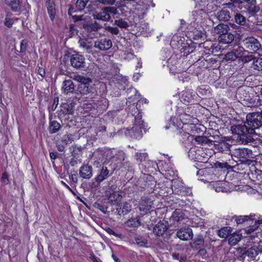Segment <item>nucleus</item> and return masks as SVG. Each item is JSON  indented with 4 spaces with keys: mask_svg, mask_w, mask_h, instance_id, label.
I'll return each mask as SVG.
<instances>
[{
    "mask_svg": "<svg viewBox=\"0 0 262 262\" xmlns=\"http://www.w3.org/2000/svg\"><path fill=\"white\" fill-rule=\"evenodd\" d=\"M247 124H238L232 126L231 130L232 134L238 135L237 140L242 143H247L251 139V135L255 133V129L257 128H254L250 125V121L248 119V114L246 116Z\"/></svg>",
    "mask_w": 262,
    "mask_h": 262,
    "instance_id": "obj_1",
    "label": "nucleus"
},
{
    "mask_svg": "<svg viewBox=\"0 0 262 262\" xmlns=\"http://www.w3.org/2000/svg\"><path fill=\"white\" fill-rule=\"evenodd\" d=\"M145 129V124L142 120V115L138 113L135 117L133 126L123 129L125 136L131 139H139L142 137V129Z\"/></svg>",
    "mask_w": 262,
    "mask_h": 262,
    "instance_id": "obj_2",
    "label": "nucleus"
},
{
    "mask_svg": "<svg viewBox=\"0 0 262 262\" xmlns=\"http://www.w3.org/2000/svg\"><path fill=\"white\" fill-rule=\"evenodd\" d=\"M231 154L233 160L236 162L240 161L241 163L251 161V159L254 158L252 150L247 148H235Z\"/></svg>",
    "mask_w": 262,
    "mask_h": 262,
    "instance_id": "obj_3",
    "label": "nucleus"
},
{
    "mask_svg": "<svg viewBox=\"0 0 262 262\" xmlns=\"http://www.w3.org/2000/svg\"><path fill=\"white\" fill-rule=\"evenodd\" d=\"M244 52V49L243 47L236 46L233 49L227 52L225 55L224 59L226 61H235L243 55Z\"/></svg>",
    "mask_w": 262,
    "mask_h": 262,
    "instance_id": "obj_4",
    "label": "nucleus"
},
{
    "mask_svg": "<svg viewBox=\"0 0 262 262\" xmlns=\"http://www.w3.org/2000/svg\"><path fill=\"white\" fill-rule=\"evenodd\" d=\"M260 112L252 113L248 114V119L250 121V124L254 128H259L262 126V107H260Z\"/></svg>",
    "mask_w": 262,
    "mask_h": 262,
    "instance_id": "obj_5",
    "label": "nucleus"
},
{
    "mask_svg": "<svg viewBox=\"0 0 262 262\" xmlns=\"http://www.w3.org/2000/svg\"><path fill=\"white\" fill-rule=\"evenodd\" d=\"M243 42L245 47L250 51L256 52L261 47L259 42L253 37H247Z\"/></svg>",
    "mask_w": 262,
    "mask_h": 262,
    "instance_id": "obj_6",
    "label": "nucleus"
},
{
    "mask_svg": "<svg viewBox=\"0 0 262 262\" xmlns=\"http://www.w3.org/2000/svg\"><path fill=\"white\" fill-rule=\"evenodd\" d=\"M195 10L192 11V16L194 21L199 22L203 20L207 15L206 10L205 9L204 5L196 4L195 6Z\"/></svg>",
    "mask_w": 262,
    "mask_h": 262,
    "instance_id": "obj_7",
    "label": "nucleus"
},
{
    "mask_svg": "<svg viewBox=\"0 0 262 262\" xmlns=\"http://www.w3.org/2000/svg\"><path fill=\"white\" fill-rule=\"evenodd\" d=\"M71 66L76 68H83L85 64V59L83 55L79 54H74L70 56Z\"/></svg>",
    "mask_w": 262,
    "mask_h": 262,
    "instance_id": "obj_8",
    "label": "nucleus"
},
{
    "mask_svg": "<svg viewBox=\"0 0 262 262\" xmlns=\"http://www.w3.org/2000/svg\"><path fill=\"white\" fill-rule=\"evenodd\" d=\"M173 193L178 195H185L190 193V190L186 188L182 183L180 182H174L172 185Z\"/></svg>",
    "mask_w": 262,
    "mask_h": 262,
    "instance_id": "obj_9",
    "label": "nucleus"
},
{
    "mask_svg": "<svg viewBox=\"0 0 262 262\" xmlns=\"http://www.w3.org/2000/svg\"><path fill=\"white\" fill-rule=\"evenodd\" d=\"M112 47V42L109 38H104L95 41L94 47L101 51H106Z\"/></svg>",
    "mask_w": 262,
    "mask_h": 262,
    "instance_id": "obj_10",
    "label": "nucleus"
},
{
    "mask_svg": "<svg viewBox=\"0 0 262 262\" xmlns=\"http://www.w3.org/2000/svg\"><path fill=\"white\" fill-rule=\"evenodd\" d=\"M169 224L166 221H160L156 224L153 228L154 233L157 236H160L164 234L167 230Z\"/></svg>",
    "mask_w": 262,
    "mask_h": 262,
    "instance_id": "obj_11",
    "label": "nucleus"
},
{
    "mask_svg": "<svg viewBox=\"0 0 262 262\" xmlns=\"http://www.w3.org/2000/svg\"><path fill=\"white\" fill-rule=\"evenodd\" d=\"M177 236L182 241H188L192 238L193 234L191 228H182L178 230Z\"/></svg>",
    "mask_w": 262,
    "mask_h": 262,
    "instance_id": "obj_12",
    "label": "nucleus"
},
{
    "mask_svg": "<svg viewBox=\"0 0 262 262\" xmlns=\"http://www.w3.org/2000/svg\"><path fill=\"white\" fill-rule=\"evenodd\" d=\"M123 225L127 229L137 228L141 225V216L138 215L135 217H131L124 222Z\"/></svg>",
    "mask_w": 262,
    "mask_h": 262,
    "instance_id": "obj_13",
    "label": "nucleus"
},
{
    "mask_svg": "<svg viewBox=\"0 0 262 262\" xmlns=\"http://www.w3.org/2000/svg\"><path fill=\"white\" fill-rule=\"evenodd\" d=\"M92 16L95 19L100 20L104 21H109L111 16L107 13L106 7L101 9L99 11L94 12Z\"/></svg>",
    "mask_w": 262,
    "mask_h": 262,
    "instance_id": "obj_14",
    "label": "nucleus"
},
{
    "mask_svg": "<svg viewBox=\"0 0 262 262\" xmlns=\"http://www.w3.org/2000/svg\"><path fill=\"white\" fill-rule=\"evenodd\" d=\"M79 176L84 179H90L93 176V168L88 165H83L79 168Z\"/></svg>",
    "mask_w": 262,
    "mask_h": 262,
    "instance_id": "obj_15",
    "label": "nucleus"
},
{
    "mask_svg": "<svg viewBox=\"0 0 262 262\" xmlns=\"http://www.w3.org/2000/svg\"><path fill=\"white\" fill-rule=\"evenodd\" d=\"M45 6L51 21H53L56 14L55 3L54 0H45Z\"/></svg>",
    "mask_w": 262,
    "mask_h": 262,
    "instance_id": "obj_16",
    "label": "nucleus"
},
{
    "mask_svg": "<svg viewBox=\"0 0 262 262\" xmlns=\"http://www.w3.org/2000/svg\"><path fill=\"white\" fill-rule=\"evenodd\" d=\"M62 90L63 93L68 94L75 92V85L73 81L69 79H66L63 82Z\"/></svg>",
    "mask_w": 262,
    "mask_h": 262,
    "instance_id": "obj_17",
    "label": "nucleus"
},
{
    "mask_svg": "<svg viewBox=\"0 0 262 262\" xmlns=\"http://www.w3.org/2000/svg\"><path fill=\"white\" fill-rule=\"evenodd\" d=\"M215 15L219 21H227L231 18L229 11L226 9H223L219 11Z\"/></svg>",
    "mask_w": 262,
    "mask_h": 262,
    "instance_id": "obj_18",
    "label": "nucleus"
},
{
    "mask_svg": "<svg viewBox=\"0 0 262 262\" xmlns=\"http://www.w3.org/2000/svg\"><path fill=\"white\" fill-rule=\"evenodd\" d=\"M229 26L220 24L212 29V32L214 34H219V36H222L229 31Z\"/></svg>",
    "mask_w": 262,
    "mask_h": 262,
    "instance_id": "obj_19",
    "label": "nucleus"
},
{
    "mask_svg": "<svg viewBox=\"0 0 262 262\" xmlns=\"http://www.w3.org/2000/svg\"><path fill=\"white\" fill-rule=\"evenodd\" d=\"M259 252H261V251L256 244L250 248H248L245 252V254L250 258H255Z\"/></svg>",
    "mask_w": 262,
    "mask_h": 262,
    "instance_id": "obj_20",
    "label": "nucleus"
},
{
    "mask_svg": "<svg viewBox=\"0 0 262 262\" xmlns=\"http://www.w3.org/2000/svg\"><path fill=\"white\" fill-rule=\"evenodd\" d=\"M110 171L105 166H102L99 173L95 178V180L98 183L102 182L104 180L106 179L109 176Z\"/></svg>",
    "mask_w": 262,
    "mask_h": 262,
    "instance_id": "obj_21",
    "label": "nucleus"
},
{
    "mask_svg": "<svg viewBox=\"0 0 262 262\" xmlns=\"http://www.w3.org/2000/svg\"><path fill=\"white\" fill-rule=\"evenodd\" d=\"M242 3L246 4L249 11L252 13H255L259 10V7L256 4V0H242Z\"/></svg>",
    "mask_w": 262,
    "mask_h": 262,
    "instance_id": "obj_22",
    "label": "nucleus"
},
{
    "mask_svg": "<svg viewBox=\"0 0 262 262\" xmlns=\"http://www.w3.org/2000/svg\"><path fill=\"white\" fill-rule=\"evenodd\" d=\"M234 39V36L231 33L227 32L223 35L219 36L218 40L220 42L229 44L231 43Z\"/></svg>",
    "mask_w": 262,
    "mask_h": 262,
    "instance_id": "obj_23",
    "label": "nucleus"
},
{
    "mask_svg": "<svg viewBox=\"0 0 262 262\" xmlns=\"http://www.w3.org/2000/svg\"><path fill=\"white\" fill-rule=\"evenodd\" d=\"M5 2L13 11L15 12L20 11L21 5L19 0H5Z\"/></svg>",
    "mask_w": 262,
    "mask_h": 262,
    "instance_id": "obj_24",
    "label": "nucleus"
},
{
    "mask_svg": "<svg viewBox=\"0 0 262 262\" xmlns=\"http://www.w3.org/2000/svg\"><path fill=\"white\" fill-rule=\"evenodd\" d=\"M252 220H254V225L248 227L245 229V232L247 234H251L257 229L258 225L262 224V216L258 217L257 219L253 218Z\"/></svg>",
    "mask_w": 262,
    "mask_h": 262,
    "instance_id": "obj_25",
    "label": "nucleus"
},
{
    "mask_svg": "<svg viewBox=\"0 0 262 262\" xmlns=\"http://www.w3.org/2000/svg\"><path fill=\"white\" fill-rule=\"evenodd\" d=\"M231 145L224 141H222L215 145V147L216 150L220 152H225L230 150Z\"/></svg>",
    "mask_w": 262,
    "mask_h": 262,
    "instance_id": "obj_26",
    "label": "nucleus"
},
{
    "mask_svg": "<svg viewBox=\"0 0 262 262\" xmlns=\"http://www.w3.org/2000/svg\"><path fill=\"white\" fill-rule=\"evenodd\" d=\"M78 43L79 44L80 47L83 48L86 50L88 52L89 50H91L93 47V42L91 40L87 38H80Z\"/></svg>",
    "mask_w": 262,
    "mask_h": 262,
    "instance_id": "obj_27",
    "label": "nucleus"
},
{
    "mask_svg": "<svg viewBox=\"0 0 262 262\" xmlns=\"http://www.w3.org/2000/svg\"><path fill=\"white\" fill-rule=\"evenodd\" d=\"M204 241L202 235H199L193 240V243H190L191 247L193 248L199 249L203 246Z\"/></svg>",
    "mask_w": 262,
    "mask_h": 262,
    "instance_id": "obj_28",
    "label": "nucleus"
},
{
    "mask_svg": "<svg viewBox=\"0 0 262 262\" xmlns=\"http://www.w3.org/2000/svg\"><path fill=\"white\" fill-rule=\"evenodd\" d=\"M230 234L228 239V243L231 246L235 245L242 239L241 234L234 233Z\"/></svg>",
    "mask_w": 262,
    "mask_h": 262,
    "instance_id": "obj_29",
    "label": "nucleus"
},
{
    "mask_svg": "<svg viewBox=\"0 0 262 262\" xmlns=\"http://www.w3.org/2000/svg\"><path fill=\"white\" fill-rule=\"evenodd\" d=\"M118 88L120 90H125L128 86V79L124 76H118Z\"/></svg>",
    "mask_w": 262,
    "mask_h": 262,
    "instance_id": "obj_30",
    "label": "nucleus"
},
{
    "mask_svg": "<svg viewBox=\"0 0 262 262\" xmlns=\"http://www.w3.org/2000/svg\"><path fill=\"white\" fill-rule=\"evenodd\" d=\"M249 103L252 106L262 107V98L259 95H256L250 98Z\"/></svg>",
    "mask_w": 262,
    "mask_h": 262,
    "instance_id": "obj_31",
    "label": "nucleus"
},
{
    "mask_svg": "<svg viewBox=\"0 0 262 262\" xmlns=\"http://www.w3.org/2000/svg\"><path fill=\"white\" fill-rule=\"evenodd\" d=\"M232 232L230 227H224L217 231V235L221 238H226L228 237Z\"/></svg>",
    "mask_w": 262,
    "mask_h": 262,
    "instance_id": "obj_32",
    "label": "nucleus"
},
{
    "mask_svg": "<svg viewBox=\"0 0 262 262\" xmlns=\"http://www.w3.org/2000/svg\"><path fill=\"white\" fill-rule=\"evenodd\" d=\"M254 216V215L252 214H250L249 215H239L234 216L233 218L235 219V221H236L237 224H241L243 223L245 221L253 220V217Z\"/></svg>",
    "mask_w": 262,
    "mask_h": 262,
    "instance_id": "obj_33",
    "label": "nucleus"
},
{
    "mask_svg": "<svg viewBox=\"0 0 262 262\" xmlns=\"http://www.w3.org/2000/svg\"><path fill=\"white\" fill-rule=\"evenodd\" d=\"M132 210V205L130 203L123 202L119 209V212H121L123 215H126Z\"/></svg>",
    "mask_w": 262,
    "mask_h": 262,
    "instance_id": "obj_34",
    "label": "nucleus"
},
{
    "mask_svg": "<svg viewBox=\"0 0 262 262\" xmlns=\"http://www.w3.org/2000/svg\"><path fill=\"white\" fill-rule=\"evenodd\" d=\"M73 79L79 82V84L90 85L92 82V80L90 78L80 75H75Z\"/></svg>",
    "mask_w": 262,
    "mask_h": 262,
    "instance_id": "obj_35",
    "label": "nucleus"
},
{
    "mask_svg": "<svg viewBox=\"0 0 262 262\" xmlns=\"http://www.w3.org/2000/svg\"><path fill=\"white\" fill-rule=\"evenodd\" d=\"M60 127L59 123L56 121H52L50 123L49 132L51 134L56 133L60 129Z\"/></svg>",
    "mask_w": 262,
    "mask_h": 262,
    "instance_id": "obj_36",
    "label": "nucleus"
},
{
    "mask_svg": "<svg viewBox=\"0 0 262 262\" xmlns=\"http://www.w3.org/2000/svg\"><path fill=\"white\" fill-rule=\"evenodd\" d=\"M251 67L255 70L262 71V58L255 57L252 62Z\"/></svg>",
    "mask_w": 262,
    "mask_h": 262,
    "instance_id": "obj_37",
    "label": "nucleus"
},
{
    "mask_svg": "<svg viewBox=\"0 0 262 262\" xmlns=\"http://www.w3.org/2000/svg\"><path fill=\"white\" fill-rule=\"evenodd\" d=\"M114 24L118 27L120 28L121 29H124L126 30H127L130 26L128 22H127L126 21L122 18L116 19L114 21Z\"/></svg>",
    "mask_w": 262,
    "mask_h": 262,
    "instance_id": "obj_38",
    "label": "nucleus"
},
{
    "mask_svg": "<svg viewBox=\"0 0 262 262\" xmlns=\"http://www.w3.org/2000/svg\"><path fill=\"white\" fill-rule=\"evenodd\" d=\"M12 15L11 13H8L5 19L4 25L7 28H10L12 27V25L14 24L15 21H16L18 19V18H12L11 17Z\"/></svg>",
    "mask_w": 262,
    "mask_h": 262,
    "instance_id": "obj_39",
    "label": "nucleus"
},
{
    "mask_svg": "<svg viewBox=\"0 0 262 262\" xmlns=\"http://www.w3.org/2000/svg\"><path fill=\"white\" fill-rule=\"evenodd\" d=\"M226 183L223 181H216L213 184L215 190L217 192H225L227 191V189L225 188Z\"/></svg>",
    "mask_w": 262,
    "mask_h": 262,
    "instance_id": "obj_40",
    "label": "nucleus"
},
{
    "mask_svg": "<svg viewBox=\"0 0 262 262\" xmlns=\"http://www.w3.org/2000/svg\"><path fill=\"white\" fill-rule=\"evenodd\" d=\"M261 235L260 232L258 231L256 232V235H252V237L248 238L247 239H251L252 242L255 244H257L259 247L260 249L262 251V241L260 239L259 236Z\"/></svg>",
    "mask_w": 262,
    "mask_h": 262,
    "instance_id": "obj_41",
    "label": "nucleus"
},
{
    "mask_svg": "<svg viewBox=\"0 0 262 262\" xmlns=\"http://www.w3.org/2000/svg\"><path fill=\"white\" fill-rule=\"evenodd\" d=\"M76 91L77 93H79L82 95H85L90 92V88L89 85L78 84Z\"/></svg>",
    "mask_w": 262,
    "mask_h": 262,
    "instance_id": "obj_42",
    "label": "nucleus"
},
{
    "mask_svg": "<svg viewBox=\"0 0 262 262\" xmlns=\"http://www.w3.org/2000/svg\"><path fill=\"white\" fill-rule=\"evenodd\" d=\"M148 158V154L146 152H137L135 155V159L138 162L145 161Z\"/></svg>",
    "mask_w": 262,
    "mask_h": 262,
    "instance_id": "obj_43",
    "label": "nucleus"
},
{
    "mask_svg": "<svg viewBox=\"0 0 262 262\" xmlns=\"http://www.w3.org/2000/svg\"><path fill=\"white\" fill-rule=\"evenodd\" d=\"M235 21L236 24L243 26L246 24V19L243 15L240 13H236L234 16Z\"/></svg>",
    "mask_w": 262,
    "mask_h": 262,
    "instance_id": "obj_44",
    "label": "nucleus"
},
{
    "mask_svg": "<svg viewBox=\"0 0 262 262\" xmlns=\"http://www.w3.org/2000/svg\"><path fill=\"white\" fill-rule=\"evenodd\" d=\"M121 198V196L119 192L115 191L110 194L108 200L110 203L113 204L116 201H120Z\"/></svg>",
    "mask_w": 262,
    "mask_h": 262,
    "instance_id": "obj_45",
    "label": "nucleus"
},
{
    "mask_svg": "<svg viewBox=\"0 0 262 262\" xmlns=\"http://www.w3.org/2000/svg\"><path fill=\"white\" fill-rule=\"evenodd\" d=\"M61 143L67 145L69 143H71L73 141V136L71 134H67L62 136L59 141Z\"/></svg>",
    "mask_w": 262,
    "mask_h": 262,
    "instance_id": "obj_46",
    "label": "nucleus"
},
{
    "mask_svg": "<svg viewBox=\"0 0 262 262\" xmlns=\"http://www.w3.org/2000/svg\"><path fill=\"white\" fill-rule=\"evenodd\" d=\"M89 0H77L76 3L77 11H80L83 10Z\"/></svg>",
    "mask_w": 262,
    "mask_h": 262,
    "instance_id": "obj_47",
    "label": "nucleus"
},
{
    "mask_svg": "<svg viewBox=\"0 0 262 262\" xmlns=\"http://www.w3.org/2000/svg\"><path fill=\"white\" fill-rule=\"evenodd\" d=\"M140 30L141 33L144 35H147L150 32V28L148 24L144 23L140 27Z\"/></svg>",
    "mask_w": 262,
    "mask_h": 262,
    "instance_id": "obj_48",
    "label": "nucleus"
},
{
    "mask_svg": "<svg viewBox=\"0 0 262 262\" xmlns=\"http://www.w3.org/2000/svg\"><path fill=\"white\" fill-rule=\"evenodd\" d=\"M182 99L184 102H190L192 100V95L188 91L183 92Z\"/></svg>",
    "mask_w": 262,
    "mask_h": 262,
    "instance_id": "obj_49",
    "label": "nucleus"
},
{
    "mask_svg": "<svg viewBox=\"0 0 262 262\" xmlns=\"http://www.w3.org/2000/svg\"><path fill=\"white\" fill-rule=\"evenodd\" d=\"M135 241L137 245L141 247L145 246L147 244V240L142 236H137L135 238Z\"/></svg>",
    "mask_w": 262,
    "mask_h": 262,
    "instance_id": "obj_50",
    "label": "nucleus"
},
{
    "mask_svg": "<svg viewBox=\"0 0 262 262\" xmlns=\"http://www.w3.org/2000/svg\"><path fill=\"white\" fill-rule=\"evenodd\" d=\"M241 60L244 63H248L250 61L253 62V60L255 59V57L252 55H245V56H242L241 57Z\"/></svg>",
    "mask_w": 262,
    "mask_h": 262,
    "instance_id": "obj_51",
    "label": "nucleus"
},
{
    "mask_svg": "<svg viewBox=\"0 0 262 262\" xmlns=\"http://www.w3.org/2000/svg\"><path fill=\"white\" fill-rule=\"evenodd\" d=\"M105 30L113 35H117L119 33V30L116 27L106 26Z\"/></svg>",
    "mask_w": 262,
    "mask_h": 262,
    "instance_id": "obj_52",
    "label": "nucleus"
},
{
    "mask_svg": "<svg viewBox=\"0 0 262 262\" xmlns=\"http://www.w3.org/2000/svg\"><path fill=\"white\" fill-rule=\"evenodd\" d=\"M181 119L183 121L184 124L191 123V117L190 115L186 114H184L181 115Z\"/></svg>",
    "mask_w": 262,
    "mask_h": 262,
    "instance_id": "obj_53",
    "label": "nucleus"
},
{
    "mask_svg": "<svg viewBox=\"0 0 262 262\" xmlns=\"http://www.w3.org/2000/svg\"><path fill=\"white\" fill-rule=\"evenodd\" d=\"M107 13L111 16V14L113 15H116L118 14L117 9L114 7H106Z\"/></svg>",
    "mask_w": 262,
    "mask_h": 262,
    "instance_id": "obj_54",
    "label": "nucleus"
},
{
    "mask_svg": "<svg viewBox=\"0 0 262 262\" xmlns=\"http://www.w3.org/2000/svg\"><path fill=\"white\" fill-rule=\"evenodd\" d=\"M151 208V205H145L143 202L140 204L139 206V209L140 211H149Z\"/></svg>",
    "mask_w": 262,
    "mask_h": 262,
    "instance_id": "obj_55",
    "label": "nucleus"
},
{
    "mask_svg": "<svg viewBox=\"0 0 262 262\" xmlns=\"http://www.w3.org/2000/svg\"><path fill=\"white\" fill-rule=\"evenodd\" d=\"M194 139L196 142L201 144L207 142V138L205 136H196Z\"/></svg>",
    "mask_w": 262,
    "mask_h": 262,
    "instance_id": "obj_56",
    "label": "nucleus"
},
{
    "mask_svg": "<svg viewBox=\"0 0 262 262\" xmlns=\"http://www.w3.org/2000/svg\"><path fill=\"white\" fill-rule=\"evenodd\" d=\"M58 101H59L58 97H55L54 99V101H53V103L52 105L49 109L50 110H51V111H55L58 104Z\"/></svg>",
    "mask_w": 262,
    "mask_h": 262,
    "instance_id": "obj_57",
    "label": "nucleus"
},
{
    "mask_svg": "<svg viewBox=\"0 0 262 262\" xmlns=\"http://www.w3.org/2000/svg\"><path fill=\"white\" fill-rule=\"evenodd\" d=\"M116 155L117 156V158L120 161L122 162H124L125 161V155L123 151H118Z\"/></svg>",
    "mask_w": 262,
    "mask_h": 262,
    "instance_id": "obj_58",
    "label": "nucleus"
},
{
    "mask_svg": "<svg viewBox=\"0 0 262 262\" xmlns=\"http://www.w3.org/2000/svg\"><path fill=\"white\" fill-rule=\"evenodd\" d=\"M107 232L110 235H113L114 236L121 238L122 237V234L120 233H118L115 232L114 230L111 229V228H108L106 230Z\"/></svg>",
    "mask_w": 262,
    "mask_h": 262,
    "instance_id": "obj_59",
    "label": "nucleus"
},
{
    "mask_svg": "<svg viewBox=\"0 0 262 262\" xmlns=\"http://www.w3.org/2000/svg\"><path fill=\"white\" fill-rule=\"evenodd\" d=\"M70 179L75 184L78 182L77 173L76 172L72 173L69 176Z\"/></svg>",
    "mask_w": 262,
    "mask_h": 262,
    "instance_id": "obj_60",
    "label": "nucleus"
},
{
    "mask_svg": "<svg viewBox=\"0 0 262 262\" xmlns=\"http://www.w3.org/2000/svg\"><path fill=\"white\" fill-rule=\"evenodd\" d=\"M27 43L25 40H23L20 42V52H25L26 50Z\"/></svg>",
    "mask_w": 262,
    "mask_h": 262,
    "instance_id": "obj_61",
    "label": "nucleus"
},
{
    "mask_svg": "<svg viewBox=\"0 0 262 262\" xmlns=\"http://www.w3.org/2000/svg\"><path fill=\"white\" fill-rule=\"evenodd\" d=\"M66 145L61 143L60 141H57L56 143V146L58 150L60 151H63L64 150Z\"/></svg>",
    "mask_w": 262,
    "mask_h": 262,
    "instance_id": "obj_62",
    "label": "nucleus"
},
{
    "mask_svg": "<svg viewBox=\"0 0 262 262\" xmlns=\"http://www.w3.org/2000/svg\"><path fill=\"white\" fill-rule=\"evenodd\" d=\"M99 2L104 5H113L115 4V0H99Z\"/></svg>",
    "mask_w": 262,
    "mask_h": 262,
    "instance_id": "obj_63",
    "label": "nucleus"
},
{
    "mask_svg": "<svg viewBox=\"0 0 262 262\" xmlns=\"http://www.w3.org/2000/svg\"><path fill=\"white\" fill-rule=\"evenodd\" d=\"M101 101L102 103V106H101V108L103 110L106 109L108 104V101L107 100V99L105 98H102Z\"/></svg>",
    "mask_w": 262,
    "mask_h": 262,
    "instance_id": "obj_64",
    "label": "nucleus"
}]
</instances>
